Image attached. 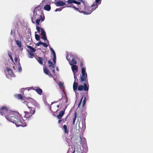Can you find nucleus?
<instances>
[{
	"label": "nucleus",
	"mask_w": 153,
	"mask_h": 153,
	"mask_svg": "<svg viewBox=\"0 0 153 153\" xmlns=\"http://www.w3.org/2000/svg\"><path fill=\"white\" fill-rule=\"evenodd\" d=\"M9 113H7V116L6 117V118L9 121L16 124L18 123H20L19 125L22 126H26L27 125L26 123H23L24 120L22 117L21 115L18 112H15L12 111H9Z\"/></svg>",
	"instance_id": "1"
},
{
	"label": "nucleus",
	"mask_w": 153,
	"mask_h": 153,
	"mask_svg": "<svg viewBox=\"0 0 153 153\" xmlns=\"http://www.w3.org/2000/svg\"><path fill=\"white\" fill-rule=\"evenodd\" d=\"M31 102H26V105L27 106V107L30 110V112L25 111V117L24 118H23L24 120L23 123H25L26 122V124L27 122H25V121L27 120V119H28L33 115L34 114L35 112V109L34 108L32 107V105H33L36 108H40L39 104L35 100L33 99H31Z\"/></svg>",
	"instance_id": "2"
},
{
	"label": "nucleus",
	"mask_w": 153,
	"mask_h": 153,
	"mask_svg": "<svg viewBox=\"0 0 153 153\" xmlns=\"http://www.w3.org/2000/svg\"><path fill=\"white\" fill-rule=\"evenodd\" d=\"M42 7L41 6H39L36 7L33 11V16L32 17V21L35 20L37 25L39 24V22L43 21L45 19V16L42 10Z\"/></svg>",
	"instance_id": "3"
},
{
	"label": "nucleus",
	"mask_w": 153,
	"mask_h": 153,
	"mask_svg": "<svg viewBox=\"0 0 153 153\" xmlns=\"http://www.w3.org/2000/svg\"><path fill=\"white\" fill-rule=\"evenodd\" d=\"M78 2H79L80 4H77L78 8H75V10L78 11L80 13H83L85 10V2L82 0H77Z\"/></svg>",
	"instance_id": "4"
},
{
	"label": "nucleus",
	"mask_w": 153,
	"mask_h": 153,
	"mask_svg": "<svg viewBox=\"0 0 153 153\" xmlns=\"http://www.w3.org/2000/svg\"><path fill=\"white\" fill-rule=\"evenodd\" d=\"M97 7V4L96 5L93 3L91 7L85 5V10L83 14L85 15L90 14L91 12L94 10Z\"/></svg>",
	"instance_id": "5"
},
{
	"label": "nucleus",
	"mask_w": 153,
	"mask_h": 153,
	"mask_svg": "<svg viewBox=\"0 0 153 153\" xmlns=\"http://www.w3.org/2000/svg\"><path fill=\"white\" fill-rule=\"evenodd\" d=\"M82 75L80 76V82H88L87 75L85 72V68H82L81 70Z\"/></svg>",
	"instance_id": "6"
},
{
	"label": "nucleus",
	"mask_w": 153,
	"mask_h": 153,
	"mask_svg": "<svg viewBox=\"0 0 153 153\" xmlns=\"http://www.w3.org/2000/svg\"><path fill=\"white\" fill-rule=\"evenodd\" d=\"M80 2L76 1L74 0H68V7H71L74 8L75 10V8H76L73 3L76 4H80Z\"/></svg>",
	"instance_id": "7"
},
{
	"label": "nucleus",
	"mask_w": 153,
	"mask_h": 153,
	"mask_svg": "<svg viewBox=\"0 0 153 153\" xmlns=\"http://www.w3.org/2000/svg\"><path fill=\"white\" fill-rule=\"evenodd\" d=\"M11 111L8 110L6 107H2L0 109V112L1 114L3 116H5V117L7 116V113H10L9 111Z\"/></svg>",
	"instance_id": "8"
},
{
	"label": "nucleus",
	"mask_w": 153,
	"mask_h": 153,
	"mask_svg": "<svg viewBox=\"0 0 153 153\" xmlns=\"http://www.w3.org/2000/svg\"><path fill=\"white\" fill-rule=\"evenodd\" d=\"M17 97L19 99L21 100L22 102L25 103V105L26 102H26V100H28L29 99L30 100V101H31L30 102H31V99H32V98H30V97H23L21 94H18Z\"/></svg>",
	"instance_id": "9"
},
{
	"label": "nucleus",
	"mask_w": 153,
	"mask_h": 153,
	"mask_svg": "<svg viewBox=\"0 0 153 153\" xmlns=\"http://www.w3.org/2000/svg\"><path fill=\"white\" fill-rule=\"evenodd\" d=\"M88 87L87 86L86 83H84L83 86L82 85H79L78 87V90L79 91H82L84 90V91H87L88 90L89 85Z\"/></svg>",
	"instance_id": "10"
},
{
	"label": "nucleus",
	"mask_w": 153,
	"mask_h": 153,
	"mask_svg": "<svg viewBox=\"0 0 153 153\" xmlns=\"http://www.w3.org/2000/svg\"><path fill=\"white\" fill-rule=\"evenodd\" d=\"M50 49L51 51L52 52V54L53 55V62L55 63H56V54L54 50L53 49L50 47Z\"/></svg>",
	"instance_id": "11"
},
{
	"label": "nucleus",
	"mask_w": 153,
	"mask_h": 153,
	"mask_svg": "<svg viewBox=\"0 0 153 153\" xmlns=\"http://www.w3.org/2000/svg\"><path fill=\"white\" fill-rule=\"evenodd\" d=\"M41 33L42 34V38L44 40H46L48 42V40H47V39L46 37V35L45 30L42 29H41Z\"/></svg>",
	"instance_id": "12"
},
{
	"label": "nucleus",
	"mask_w": 153,
	"mask_h": 153,
	"mask_svg": "<svg viewBox=\"0 0 153 153\" xmlns=\"http://www.w3.org/2000/svg\"><path fill=\"white\" fill-rule=\"evenodd\" d=\"M63 129H64L65 133V135L63 136L62 137L64 140H65L66 141H67V137L66 134L67 133V126L66 125H64L63 126Z\"/></svg>",
	"instance_id": "13"
},
{
	"label": "nucleus",
	"mask_w": 153,
	"mask_h": 153,
	"mask_svg": "<svg viewBox=\"0 0 153 153\" xmlns=\"http://www.w3.org/2000/svg\"><path fill=\"white\" fill-rule=\"evenodd\" d=\"M6 71H7L9 75L12 77H14V74H13L12 70L9 68H6Z\"/></svg>",
	"instance_id": "14"
},
{
	"label": "nucleus",
	"mask_w": 153,
	"mask_h": 153,
	"mask_svg": "<svg viewBox=\"0 0 153 153\" xmlns=\"http://www.w3.org/2000/svg\"><path fill=\"white\" fill-rule=\"evenodd\" d=\"M35 88H36V89H34V90L36 91L38 94L39 95H41L42 92V89L39 87H35Z\"/></svg>",
	"instance_id": "15"
},
{
	"label": "nucleus",
	"mask_w": 153,
	"mask_h": 153,
	"mask_svg": "<svg viewBox=\"0 0 153 153\" xmlns=\"http://www.w3.org/2000/svg\"><path fill=\"white\" fill-rule=\"evenodd\" d=\"M48 63L49 64V66L50 68H54L55 67L56 63H54L53 62V63L52 62H51L50 60L48 61Z\"/></svg>",
	"instance_id": "16"
},
{
	"label": "nucleus",
	"mask_w": 153,
	"mask_h": 153,
	"mask_svg": "<svg viewBox=\"0 0 153 153\" xmlns=\"http://www.w3.org/2000/svg\"><path fill=\"white\" fill-rule=\"evenodd\" d=\"M65 3L62 1H59L56 2V4L57 6H62L65 5Z\"/></svg>",
	"instance_id": "17"
},
{
	"label": "nucleus",
	"mask_w": 153,
	"mask_h": 153,
	"mask_svg": "<svg viewBox=\"0 0 153 153\" xmlns=\"http://www.w3.org/2000/svg\"><path fill=\"white\" fill-rule=\"evenodd\" d=\"M65 111L62 110L60 111L59 115L57 116V117L58 119H60L64 114Z\"/></svg>",
	"instance_id": "18"
},
{
	"label": "nucleus",
	"mask_w": 153,
	"mask_h": 153,
	"mask_svg": "<svg viewBox=\"0 0 153 153\" xmlns=\"http://www.w3.org/2000/svg\"><path fill=\"white\" fill-rule=\"evenodd\" d=\"M68 61L69 62L70 64L71 65H73L74 64L76 65L77 63V61L76 60L73 58L72 59L71 61L70 59H68Z\"/></svg>",
	"instance_id": "19"
},
{
	"label": "nucleus",
	"mask_w": 153,
	"mask_h": 153,
	"mask_svg": "<svg viewBox=\"0 0 153 153\" xmlns=\"http://www.w3.org/2000/svg\"><path fill=\"white\" fill-rule=\"evenodd\" d=\"M44 72L45 74L46 75H49L50 77H53V76L50 73L48 70L46 68H43Z\"/></svg>",
	"instance_id": "20"
},
{
	"label": "nucleus",
	"mask_w": 153,
	"mask_h": 153,
	"mask_svg": "<svg viewBox=\"0 0 153 153\" xmlns=\"http://www.w3.org/2000/svg\"><path fill=\"white\" fill-rule=\"evenodd\" d=\"M63 85V83L62 82H59L58 83L61 89H62L63 92H64V94L65 95V93L64 92V91H63V88H64V86Z\"/></svg>",
	"instance_id": "21"
},
{
	"label": "nucleus",
	"mask_w": 153,
	"mask_h": 153,
	"mask_svg": "<svg viewBox=\"0 0 153 153\" xmlns=\"http://www.w3.org/2000/svg\"><path fill=\"white\" fill-rule=\"evenodd\" d=\"M78 86V83L77 82H76L75 81L73 85V88L74 91H75L76 90Z\"/></svg>",
	"instance_id": "22"
},
{
	"label": "nucleus",
	"mask_w": 153,
	"mask_h": 153,
	"mask_svg": "<svg viewBox=\"0 0 153 153\" xmlns=\"http://www.w3.org/2000/svg\"><path fill=\"white\" fill-rule=\"evenodd\" d=\"M36 59L38 62L41 64L42 65L43 63V60L42 57H39L36 58Z\"/></svg>",
	"instance_id": "23"
},
{
	"label": "nucleus",
	"mask_w": 153,
	"mask_h": 153,
	"mask_svg": "<svg viewBox=\"0 0 153 153\" xmlns=\"http://www.w3.org/2000/svg\"><path fill=\"white\" fill-rule=\"evenodd\" d=\"M44 9L47 11H50L51 9V7L49 5L47 4L45 6Z\"/></svg>",
	"instance_id": "24"
},
{
	"label": "nucleus",
	"mask_w": 153,
	"mask_h": 153,
	"mask_svg": "<svg viewBox=\"0 0 153 153\" xmlns=\"http://www.w3.org/2000/svg\"><path fill=\"white\" fill-rule=\"evenodd\" d=\"M16 45L18 46L19 48H20L22 47L21 42L19 40H16Z\"/></svg>",
	"instance_id": "25"
},
{
	"label": "nucleus",
	"mask_w": 153,
	"mask_h": 153,
	"mask_svg": "<svg viewBox=\"0 0 153 153\" xmlns=\"http://www.w3.org/2000/svg\"><path fill=\"white\" fill-rule=\"evenodd\" d=\"M27 47L30 50V51L32 52H34L36 51V49L30 46H28Z\"/></svg>",
	"instance_id": "26"
},
{
	"label": "nucleus",
	"mask_w": 153,
	"mask_h": 153,
	"mask_svg": "<svg viewBox=\"0 0 153 153\" xmlns=\"http://www.w3.org/2000/svg\"><path fill=\"white\" fill-rule=\"evenodd\" d=\"M29 55L30 56L29 57L30 58H32L34 57V54L33 53V52H29L28 50H27Z\"/></svg>",
	"instance_id": "27"
},
{
	"label": "nucleus",
	"mask_w": 153,
	"mask_h": 153,
	"mask_svg": "<svg viewBox=\"0 0 153 153\" xmlns=\"http://www.w3.org/2000/svg\"><path fill=\"white\" fill-rule=\"evenodd\" d=\"M37 32H35V37L36 40L37 41H39L40 39V36H39V35L36 34V33H37Z\"/></svg>",
	"instance_id": "28"
},
{
	"label": "nucleus",
	"mask_w": 153,
	"mask_h": 153,
	"mask_svg": "<svg viewBox=\"0 0 153 153\" xmlns=\"http://www.w3.org/2000/svg\"><path fill=\"white\" fill-rule=\"evenodd\" d=\"M71 153H82V152L80 149H78L76 150L75 149L74 151L73 152Z\"/></svg>",
	"instance_id": "29"
},
{
	"label": "nucleus",
	"mask_w": 153,
	"mask_h": 153,
	"mask_svg": "<svg viewBox=\"0 0 153 153\" xmlns=\"http://www.w3.org/2000/svg\"><path fill=\"white\" fill-rule=\"evenodd\" d=\"M76 117H77V113H76V112L74 113V118L73 119V124L74 125V124L75 122V120H76Z\"/></svg>",
	"instance_id": "30"
},
{
	"label": "nucleus",
	"mask_w": 153,
	"mask_h": 153,
	"mask_svg": "<svg viewBox=\"0 0 153 153\" xmlns=\"http://www.w3.org/2000/svg\"><path fill=\"white\" fill-rule=\"evenodd\" d=\"M79 140L78 142V144L80 146L82 145V139L80 135L79 136Z\"/></svg>",
	"instance_id": "31"
},
{
	"label": "nucleus",
	"mask_w": 153,
	"mask_h": 153,
	"mask_svg": "<svg viewBox=\"0 0 153 153\" xmlns=\"http://www.w3.org/2000/svg\"><path fill=\"white\" fill-rule=\"evenodd\" d=\"M71 68L73 71H77V67L75 65H73L71 66Z\"/></svg>",
	"instance_id": "32"
},
{
	"label": "nucleus",
	"mask_w": 153,
	"mask_h": 153,
	"mask_svg": "<svg viewBox=\"0 0 153 153\" xmlns=\"http://www.w3.org/2000/svg\"><path fill=\"white\" fill-rule=\"evenodd\" d=\"M67 117L65 118V119H63V120H59V123L60 124H62L64 123L66 121V118Z\"/></svg>",
	"instance_id": "33"
},
{
	"label": "nucleus",
	"mask_w": 153,
	"mask_h": 153,
	"mask_svg": "<svg viewBox=\"0 0 153 153\" xmlns=\"http://www.w3.org/2000/svg\"><path fill=\"white\" fill-rule=\"evenodd\" d=\"M86 100V97H84V99L82 101V107H83L85 105V104Z\"/></svg>",
	"instance_id": "34"
},
{
	"label": "nucleus",
	"mask_w": 153,
	"mask_h": 153,
	"mask_svg": "<svg viewBox=\"0 0 153 153\" xmlns=\"http://www.w3.org/2000/svg\"><path fill=\"white\" fill-rule=\"evenodd\" d=\"M8 56L10 58V59L12 61H13V60L12 56H11V52L10 51H8Z\"/></svg>",
	"instance_id": "35"
},
{
	"label": "nucleus",
	"mask_w": 153,
	"mask_h": 153,
	"mask_svg": "<svg viewBox=\"0 0 153 153\" xmlns=\"http://www.w3.org/2000/svg\"><path fill=\"white\" fill-rule=\"evenodd\" d=\"M25 89L28 90V91L30 89H35L33 88V87H31L29 88H23V89Z\"/></svg>",
	"instance_id": "36"
},
{
	"label": "nucleus",
	"mask_w": 153,
	"mask_h": 153,
	"mask_svg": "<svg viewBox=\"0 0 153 153\" xmlns=\"http://www.w3.org/2000/svg\"><path fill=\"white\" fill-rule=\"evenodd\" d=\"M83 98V97H82V98L81 99V100H80V101H79V103L78 104V108H79L80 107V106L81 103L82 102V101Z\"/></svg>",
	"instance_id": "37"
},
{
	"label": "nucleus",
	"mask_w": 153,
	"mask_h": 153,
	"mask_svg": "<svg viewBox=\"0 0 153 153\" xmlns=\"http://www.w3.org/2000/svg\"><path fill=\"white\" fill-rule=\"evenodd\" d=\"M36 29L37 30V31H38L39 33V32L40 31V28L39 26H36Z\"/></svg>",
	"instance_id": "38"
},
{
	"label": "nucleus",
	"mask_w": 153,
	"mask_h": 153,
	"mask_svg": "<svg viewBox=\"0 0 153 153\" xmlns=\"http://www.w3.org/2000/svg\"><path fill=\"white\" fill-rule=\"evenodd\" d=\"M101 0H95V2L97 3L100 4L101 3Z\"/></svg>",
	"instance_id": "39"
},
{
	"label": "nucleus",
	"mask_w": 153,
	"mask_h": 153,
	"mask_svg": "<svg viewBox=\"0 0 153 153\" xmlns=\"http://www.w3.org/2000/svg\"><path fill=\"white\" fill-rule=\"evenodd\" d=\"M62 8H57L55 10V12L59 11H61L62 10Z\"/></svg>",
	"instance_id": "40"
},
{
	"label": "nucleus",
	"mask_w": 153,
	"mask_h": 153,
	"mask_svg": "<svg viewBox=\"0 0 153 153\" xmlns=\"http://www.w3.org/2000/svg\"><path fill=\"white\" fill-rule=\"evenodd\" d=\"M42 45L45 47H47L48 46L47 44L44 42H42Z\"/></svg>",
	"instance_id": "41"
},
{
	"label": "nucleus",
	"mask_w": 153,
	"mask_h": 153,
	"mask_svg": "<svg viewBox=\"0 0 153 153\" xmlns=\"http://www.w3.org/2000/svg\"><path fill=\"white\" fill-rule=\"evenodd\" d=\"M42 42L41 41H40L38 43H37L36 45L37 46H39L41 44L42 45Z\"/></svg>",
	"instance_id": "42"
},
{
	"label": "nucleus",
	"mask_w": 153,
	"mask_h": 153,
	"mask_svg": "<svg viewBox=\"0 0 153 153\" xmlns=\"http://www.w3.org/2000/svg\"><path fill=\"white\" fill-rule=\"evenodd\" d=\"M19 72H21L22 71V68L21 67V66L19 65Z\"/></svg>",
	"instance_id": "43"
},
{
	"label": "nucleus",
	"mask_w": 153,
	"mask_h": 153,
	"mask_svg": "<svg viewBox=\"0 0 153 153\" xmlns=\"http://www.w3.org/2000/svg\"><path fill=\"white\" fill-rule=\"evenodd\" d=\"M45 103L46 105L49 106V104L46 101L45 102Z\"/></svg>",
	"instance_id": "44"
},
{
	"label": "nucleus",
	"mask_w": 153,
	"mask_h": 153,
	"mask_svg": "<svg viewBox=\"0 0 153 153\" xmlns=\"http://www.w3.org/2000/svg\"><path fill=\"white\" fill-rule=\"evenodd\" d=\"M56 70L57 71H59V68H58V67L57 66L56 67Z\"/></svg>",
	"instance_id": "45"
},
{
	"label": "nucleus",
	"mask_w": 153,
	"mask_h": 153,
	"mask_svg": "<svg viewBox=\"0 0 153 153\" xmlns=\"http://www.w3.org/2000/svg\"><path fill=\"white\" fill-rule=\"evenodd\" d=\"M55 72V70L54 69H53L52 70V72L53 73V74H54V73Z\"/></svg>",
	"instance_id": "46"
},
{
	"label": "nucleus",
	"mask_w": 153,
	"mask_h": 153,
	"mask_svg": "<svg viewBox=\"0 0 153 153\" xmlns=\"http://www.w3.org/2000/svg\"><path fill=\"white\" fill-rule=\"evenodd\" d=\"M14 60L16 62L17 61L18 59L17 58H15L14 59Z\"/></svg>",
	"instance_id": "47"
},
{
	"label": "nucleus",
	"mask_w": 153,
	"mask_h": 153,
	"mask_svg": "<svg viewBox=\"0 0 153 153\" xmlns=\"http://www.w3.org/2000/svg\"><path fill=\"white\" fill-rule=\"evenodd\" d=\"M74 78L75 79V81L76 79H77V78L76 76H75V75L74 76Z\"/></svg>",
	"instance_id": "48"
},
{
	"label": "nucleus",
	"mask_w": 153,
	"mask_h": 153,
	"mask_svg": "<svg viewBox=\"0 0 153 153\" xmlns=\"http://www.w3.org/2000/svg\"><path fill=\"white\" fill-rule=\"evenodd\" d=\"M13 34V31L12 30H11L10 34L12 35Z\"/></svg>",
	"instance_id": "49"
},
{
	"label": "nucleus",
	"mask_w": 153,
	"mask_h": 153,
	"mask_svg": "<svg viewBox=\"0 0 153 153\" xmlns=\"http://www.w3.org/2000/svg\"><path fill=\"white\" fill-rule=\"evenodd\" d=\"M20 50L21 51H22L23 49V48H21V47L20 48H19Z\"/></svg>",
	"instance_id": "50"
},
{
	"label": "nucleus",
	"mask_w": 153,
	"mask_h": 153,
	"mask_svg": "<svg viewBox=\"0 0 153 153\" xmlns=\"http://www.w3.org/2000/svg\"><path fill=\"white\" fill-rule=\"evenodd\" d=\"M82 65H83V63H81L80 64L81 66L82 67Z\"/></svg>",
	"instance_id": "51"
},
{
	"label": "nucleus",
	"mask_w": 153,
	"mask_h": 153,
	"mask_svg": "<svg viewBox=\"0 0 153 153\" xmlns=\"http://www.w3.org/2000/svg\"><path fill=\"white\" fill-rule=\"evenodd\" d=\"M49 109L51 111V107H49Z\"/></svg>",
	"instance_id": "52"
},
{
	"label": "nucleus",
	"mask_w": 153,
	"mask_h": 153,
	"mask_svg": "<svg viewBox=\"0 0 153 153\" xmlns=\"http://www.w3.org/2000/svg\"><path fill=\"white\" fill-rule=\"evenodd\" d=\"M59 105H57V107L58 108H59Z\"/></svg>",
	"instance_id": "53"
},
{
	"label": "nucleus",
	"mask_w": 153,
	"mask_h": 153,
	"mask_svg": "<svg viewBox=\"0 0 153 153\" xmlns=\"http://www.w3.org/2000/svg\"><path fill=\"white\" fill-rule=\"evenodd\" d=\"M70 151V149H69L68 150V152H69Z\"/></svg>",
	"instance_id": "54"
},
{
	"label": "nucleus",
	"mask_w": 153,
	"mask_h": 153,
	"mask_svg": "<svg viewBox=\"0 0 153 153\" xmlns=\"http://www.w3.org/2000/svg\"><path fill=\"white\" fill-rule=\"evenodd\" d=\"M53 102H52L51 103V105H52V104H53Z\"/></svg>",
	"instance_id": "55"
},
{
	"label": "nucleus",
	"mask_w": 153,
	"mask_h": 153,
	"mask_svg": "<svg viewBox=\"0 0 153 153\" xmlns=\"http://www.w3.org/2000/svg\"><path fill=\"white\" fill-rule=\"evenodd\" d=\"M66 59H67V55L66 56Z\"/></svg>",
	"instance_id": "56"
},
{
	"label": "nucleus",
	"mask_w": 153,
	"mask_h": 153,
	"mask_svg": "<svg viewBox=\"0 0 153 153\" xmlns=\"http://www.w3.org/2000/svg\"><path fill=\"white\" fill-rule=\"evenodd\" d=\"M65 101H66V102H67V100H66Z\"/></svg>",
	"instance_id": "57"
},
{
	"label": "nucleus",
	"mask_w": 153,
	"mask_h": 153,
	"mask_svg": "<svg viewBox=\"0 0 153 153\" xmlns=\"http://www.w3.org/2000/svg\"><path fill=\"white\" fill-rule=\"evenodd\" d=\"M58 111V110H57V111H56V112H57V111Z\"/></svg>",
	"instance_id": "58"
},
{
	"label": "nucleus",
	"mask_w": 153,
	"mask_h": 153,
	"mask_svg": "<svg viewBox=\"0 0 153 153\" xmlns=\"http://www.w3.org/2000/svg\"><path fill=\"white\" fill-rule=\"evenodd\" d=\"M6 76H7V75H6ZM7 77L8 78L7 76Z\"/></svg>",
	"instance_id": "59"
}]
</instances>
